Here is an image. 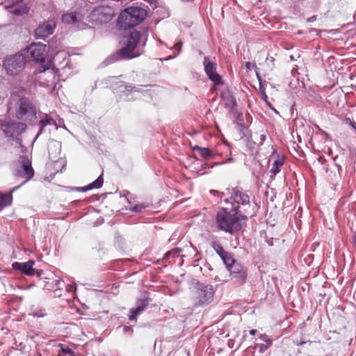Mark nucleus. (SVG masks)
Masks as SVG:
<instances>
[{
  "instance_id": "28",
  "label": "nucleus",
  "mask_w": 356,
  "mask_h": 356,
  "mask_svg": "<svg viewBox=\"0 0 356 356\" xmlns=\"http://www.w3.org/2000/svg\"><path fill=\"white\" fill-rule=\"evenodd\" d=\"M77 21L76 13H66L62 16V22L67 24H74Z\"/></svg>"
},
{
  "instance_id": "12",
  "label": "nucleus",
  "mask_w": 356,
  "mask_h": 356,
  "mask_svg": "<svg viewBox=\"0 0 356 356\" xmlns=\"http://www.w3.org/2000/svg\"><path fill=\"white\" fill-rule=\"evenodd\" d=\"M209 58L204 57V71L209 79L215 84L220 85L222 83L221 76L216 72V65L214 63L208 61Z\"/></svg>"
},
{
  "instance_id": "13",
  "label": "nucleus",
  "mask_w": 356,
  "mask_h": 356,
  "mask_svg": "<svg viewBox=\"0 0 356 356\" xmlns=\"http://www.w3.org/2000/svg\"><path fill=\"white\" fill-rule=\"evenodd\" d=\"M56 24L54 21L49 20L38 26L35 31V37L38 39H45V38L53 34Z\"/></svg>"
},
{
  "instance_id": "9",
  "label": "nucleus",
  "mask_w": 356,
  "mask_h": 356,
  "mask_svg": "<svg viewBox=\"0 0 356 356\" xmlns=\"http://www.w3.org/2000/svg\"><path fill=\"white\" fill-rule=\"evenodd\" d=\"M114 16V10L112 7L108 6H100L92 12V18L99 24H104L110 22Z\"/></svg>"
},
{
  "instance_id": "17",
  "label": "nucleus",
  "mask_w": 356,
  "mask_h": 356,
  "mask_svg": "<svg viewBox=\"0 0 356 356\" xmlns=\"http://www.w3.org/2000/svg\"><path fill=\"white\" fill-rule=\"evenodd\" d=\"M49 155L52 159H56L61 152V143L60 142L51 140L48 143Z\"/></svg>"
},
{
  "instance_id": "6",
  "label": "nucleus",
  "mask_w": 356,
  "mask_h": 356,
  "mask_svg": "<svg viewBox=\"0 0 356 356\" xmlns=\"http://www.w3.org/2000/svg\"><path fill=\"white\" fill-rule=\"evenodd\" d=\"M0 127L6 137L13 138L17 143H22V140L19 138V136L26 129L27 126L25 123L4 120L1 121Z\"/></svg>"
},
{
  "instance_id": "23",
  "label": "nucleus",
  "mask_w": 356,
  "mask_h": 356,
  "mask_svg": "<svg viewBox=\"0 0 356 356\" xmlns=\"http://www.w3.org/2000/svg\"><path fill=\"white\" fill-rule=\"evenodd\" d=\"M231 277L236 284H243L246 282L247 279V270L240 271L236 274L231 275Z\"/></svg>"
},
{
  "instance_id": "29",
  "label": "nucleus",
  "mask_w": 356,
  "mask_h": 356,
  "mask_svg": "<svg viewBox=\"0 0 356 356\" xmlns=\"http://www.w3.org/2000/svg\"><path fill=\"white\" fill-rule=\"evenodd\" d=\"M60 349L58 350V356H75L74 353L67 346L59 344Z\"/></svg>"
},
{
  "instance_id": "31",
  "label": "nucleus",
  "mask_w": 356,
  "mask_h": 356,
  "mask_svg": "<svg viewBox=\"0 0 356 356\" xmlns=\"http://www.w3.org/2000/svg\"><path fill=\"white\" fill-rule=\"evenodd\" d=\"M182 42L181 41L177 42L175 46L172 47V50L175 51V54L173 56H170L167 58H165L164 60H169L175 58L181 51Z\"/></svg>"
},
{
  "instance_id": "19",
  "label": "nucleus",
  "mask_w": 356,
  "mask_h": 356,
  "mask_svg": "<svg viewBox=\"0 0 356 356\" xmlns=\"http://www.w3.org/2000/svg\"><path fill=\"white\" fill-rule=\"evenodd\" d=\"M20 186L21 185L14 187L9 193H0V211L6 207L11 205L13 201L12 193L17 191Z\"/></svg>"
},
{
  "instance_id": "38",
  "label": "nucleus",
  "mask_w": 356,
  "mask_h": 356,
  "mask_svg": "<svg viewBox=\"0 0 356 356\" xmlns=\"http://www.w3.org/2000/svg\"><path fill=\"white\" fill-rule=\"evenodd\" d=\"M344 121H345L346 124L351 126L352 128H353L356 132V124H355V122L351 120L350 118H346Z\"/></svg>"
},
{
  "instance_id": "4",
  "label": "nucleus",
  "mask_w": 356,
  "mask_h": 356,
  "mask_svg": "<svg viewBox=\"0 0 356 356\" xmlns=\"http://www.w3.org/2000/svg\"><path fill=\"white\" fill-rule=\"evenodd\" d=\"M226 203L230 202L232 209L236 212L241 213L245 215L249 213L251 207L250 196L245 192L237 188H232L230 192L229 199L225 200Z\"/></svg>"
},
{
  "instance_id": "41",
  "label": "nucleus",
  "mask_w": 356,
  "mask_h": 356,
  "mask_svg": "<svg viewBox=\"0 0 356 356\" xmlns=\"http://www.w3.org/2000/svg\"><path fill=\"white\" fill-rule=\"evenodd\" d=\"M273 241H274V238H268L266 237V242L268 244L269 246H273Z\"/></svg>"
},
{
  "instance_id": "35",
  "label": "nucleus",
  "mask_w": 356,
  "mask_h": 356,
  "mask_svg": "<svg viewBox=\"0 0 356 356\" xmlns=\"http://www.w3.org/2000/svg\"><path fill=\"white\" fill-rule=\"evenodd\" d=\"M269 344L260 343L257 344L256 347L259 348V351L261 353H265L270 347Z\"/></svg>"
},
{
  "instance_id": "34",
  "label": "nucleus",
  "mask_w": 356,
  "mask_h": 356,
  "mask_svg": "<svg viewBox=\"0 0 356 356\" xmlns=\"http://www.w3.org/2000/svg\"><path fill=\"white\" fill-rule=\"evenodd\" d=\"M76 285L74 284H67L65 286V291L67 293L70 294L71 298H74V293L76 291Z\"/></svg>"
},
{
  "instance_id": "20",
  "label": "nucleus",
  "mask_w": 356,
  "mask_h": 356,
  "mask_svg": "<svg viewBox=\"0 0 356 356\" xmlns=\"http://www.w3.org/2000/svg\"><path fill=\"white\" fill-rule=\"evenodd\" d=\"M47 125H56V124L54 119H52L51 118L49 117L47 114H45L44 118H42L38 123L40 130L36 135L35 139L38 138V136L43 133L44 128Z\"/></svg>"
},
{
  "instance_id": "11",
  "label": "nucleus",
  "mask_w": 356,
  "mask_h": 356,
  "mask_svg": "<svg viewBox=\"0 0 356 356\" xmlns=\"http://www.w3.org/2000/svg\"><path fill=\"white\" fill-rule=\"evenodd\" d=\"M47 46L42 43H33L27 48V53L38 63L44 62V53Z\"/></svg>"
},
{
  "instance_id": "5",
  "label": "nucleus",
  "mask_w": 356,
  "mask_h": 356,
  "mask_svg": "<svg viewBox=\"0 0 356 356\" xmlns=\"http://www.w3.org/2000/svg\"><path fill=\"white\" fill-rule=\"evenodd\" d=\"M215 291L211 284L197 282L193 288L192 300L196 307L209 305L213 300Z\"/></svg>"
},
{
  "instance_id": "46",
  "label": "nucleus",
  "mask_w": 356,
  "mask_h": 356,
  "mask_svg": "<svg viewBox=\"0 0 356 356\" xmlns=\"http://www.w3.org/2000/svg\"><path fill=\"white\" fill-rule=\"evenodd\" d=\"M47 70H49V72H49V73H51V74H53V71H54V70H53V69H52V70H49V68H47V67H44V71H46Z\"/></svg>"
},
{
  "instance_id": "33",
  "label": "nucleus",
  "mask_w": 356,
  "mask_h": 356,
  "mask_svg": "<svg viewBox=\"0 0 356 356\" xmlns=\"http://www.w3.org/2000/svg\"><path fill=\"white\" fill-rule=\"evenodd\" d=\"M257 78L259 79V91H260V93H261V98L267 102V99H268V96L266 93V91H265V88L263 86V83H262V81H261V77L259 76V75L257 74Z\"/></svg>"
},
{
  "instance_id": "7",
  "label": "nucleus",
  "mask_w": 356,
  "mask_h": 356,
  "mask_svg": "<svg viewBox=\"0 0 356 356\" xmlns=\"http://www.w3.org/2000/svg\"><path fill=\"white\" fill-rule=\"evenodd\" d=\"M25 58L22 54H17L6 58L3 61V67L8 76H16L25 67Z\"/></svg>"
},
{
  "instance_id": "22",
  "label": "nucleus",
  "mask_w": 356,
  "mask_h": 356,
  "mask_svg": "<svg viewBox=\"0 0 356 356\" xmlns=\"http://www.w3.org/2000/svg\"><path fill=\"white\" fill-rule=\"evenodd\" d=\"M284 158L277 156V159L273 162L272 168L270 170L272 174L271 176H275L279 172H280L281 168L284 164Z\"/></svg>"
},
{
  "instance_id": "10",
  "label": "nucleus",
  "mask_w": 356,
  "mask_h": 356,
  "mask_svg": "<svg viewBox=\"0 0 356 356\" xmlns=\"http://www.w3.org/2000/svg\"><path fill=\"white\" fill-rule=\"evenodd\" d=\"M20 168L18 170L17 175L25 179L21 186L28 181L31 180L34 176V170L32 168L31 161L26 156L20 157Z\"/></svg>"
},
{
  "instance_id": "39",
  "label": "nucleus",
  "mask_w": 356,
  "mask_h": 356,
  "mask_svg": "<svg viewBox=\"0 0 356 356\" xmlns=\"http://www.w3.org/2000/svg\"><path fill=\"white\" fill-rule=\"evenodd\" d=\"M54 296H55L56 297H60V296H62L60 285H59V286H57V287L54 290Z\"/></svg>"
},
{
  "instance_id": "48",
  "label": "nucleus",
  "mask_w": 356,
  "mask_h": 356,
  "mask_svg": "<svg viewBox=\"0 0 356 356\" xmlns=\"http://www.w3.org/2000/svg\"><path fill=\"white\" fill-rule=\"evenodd\" d=\"M199 54H200V55H202V51H200V52H199Z\"/></svg>"
},
{
  "instance_id": "30",
  "label": "nucleus",
  "mask_w": 356,
  "mask_h": 356,
  "mask_svg": "<svg viewBox=\"0 0 356 356\" xmlns=\"http://www.w3.org/2000/svg\"><path fill=\"white\" fill-rule=\"evenodd\" d=\"M211 246L216 251V252L219 255V257L223 254H225L226 250L222 248L220 245V242L217 240H213L211 242Z\"/></svg>"
},
{
  "instance_id": "37",
  "label": "nucleus",
  "mask_w": 356,
  "mask_h": 356,
  "mask_svg": "<svg viewBox=\"0 0 356 356\" xmlns=\"http://www.w3.org/2000/svg\"><path fill=\"white\" fill-rule=\"evenodd\" d=\"M145 207L142 204H136L131 208V211L134 212H141Z\"/></svg>"
},
{
  "instance_id": "40",
  "label": "nucleus",
  "mask_w": 356,
  "mask_h": 356,
  "mask_svg": "<svg viewBox=\"0 0 356 356\" xmlns=\"http://www.w3.org/2000/svg\"><path fill=\"white\" fill-rule=\"evenodd\" d=\"M210 193L213 195L218 196L220 199H222V197L224 196V193H220L219 191H216V190H211L210 191Z\"/></svg>"
},
{
  "instance_id": "14",
  "label": "nucleus",
  "mask_w": 356,
  "mask_h": 356,
  "mask_svg": "<svg viewBox=\"0 0 356 356\" xmlns=\"http://www.w3.org/2000/svg\"><path fill=\"white\" fill-rule=\"evenodd\" d=\"M34 264L35 261L33 260H29L26 262L16 261L13 263L12 267L14 270H19L26 275L31 276L33 275L35 273Z\"/></svg>"
},
{
  "instance_id": "24",
  "label": "nucleus",
  "mask_w": 356,
  "mask_h": 356,
  "mask_svg": "<svg viewBox=\"0 0 356 356\" xmlns=\"http://www.w3.org/2000/svg\"><path fill=\"white\" fill-rule=\"evenodd\" d=\"M194 152H197L203 158L208 159L213 155L212 151L207 147H201L195 145L193 147Z\"/></svg>"
},
{
  "instance_id": "15",
  "label": "nucleus",
  "mask_w": 356,
  "mask_h": 356,
  "mask_svg": "<svg viewBox=\"0 0 356 356\" xmlns=\"http://www.w3.org/2000/svg\"><path fill=\"white\" fill-rule=\"evenodd\" d=\"M136 305V307L130 310L131 314L129 317L130 321L135 320L147 308L149 305V299L147 298L138 299Z\"/></svg>"
},
{
  "instance_id": "42",
  "label": "nucleus",
  "mask_w": 356,
  "mask_h": 356,
  "mask_svg": "<svg viewBox=\"0 0 356 356\" xmlns=\"http://www.w3.org/2000/svg\"><path fill=\"white\" fill-rule=\"evenodd\" d=\"M316 16L314 15L311 17L307 18V22H313L316 21Z\"/></svg>"
},
{
  "instance_id": "1",
  "label": "nucleus",
  "mask_w": 356,
  "mask_h": 356,
  "mask_svg": "<svg viewBox=\"0 0 356 356\" xmlns=\"http://www.w3.org/2000/svg\"><path fill=\"white\" fill-rule=\"evenodd\" d=\"M147 40V29L144 30L143 34L135 29L130 31L120 41L122 47L115 54L108 57L104 63L110 64L119 60H131L141 56L145 52Z\"/></svg>"
},
{
  "instance_id": "26",
  "label": "nucleus",
  "mask_w": 356,
  "mask_h": 356,
  "mask_svg": "<svg viewBox=\"0 0 356 356\" xmlns=\"http://www.w3.org/2000/svg\"><path fill=\"white\" fill-rule=\"evenodd\" d=\"M62 284V280L59 278H49L44 285L45 289L54 291L57 286Z\"/></svg>"
},
{
  "instance_id": "3",
  "label": "nucleus",
  "mask_w": 356,
  "mask_h": 356,
  "mask_svg": "<svg viewBox=\"0 0 356 356\" xmlns=\"http://www.w3.org/2000/svg\"><path fill=\"white\" fill-rule=\"evenodd\" d=\"M147 15V10L143 8L129 7L120 13L118 24L121 29L133 28L142 22Z\"/></svg>"
},
{
  "instance_id": "16",
  "label": "nucleus",
  "mask_w": 356,
  "mask_h": 356,
  "mask_svg": "<svg viewBox=\"0 0 356 356\" xmlns=\"http://www.w3.org/2000/svg\"><path fill=\"white\" fill-rule=\"evenodd\" d=\"M145 85H134L132 83L127 85L124 82H122L119 86V89L121 92L124 93L126 96H129L134 92H140L142 88ZM145 86H147V85H145Z\"/></svg>"
},
{
  "instance_id": "44",
  "label": "nucleus",
  "mask_w": 356,
  "mask_h": 356,
  "mask_svg": "<svg viewBox=\"0 0 356 356\" xmlns=\"http://www.w3.org/2000/svg\"><path fill=\"white\" fill-rule=\"evenodd\" d=\"M257 332V330H250V334L254 336L256 334Z\"/></svg>"
},
{
  "instance_id": "32",
  "label": "nucleus",
  "mask_w": 356,
  "mask_h": 356,
  "mask_svg": "<svg viewBox=\"0 0 356 356\" xmlns=\"http://www.w3.org/2000/svg\"><path fill=\"white\" fill-rule=\"evenodd\" d=\"M220 257L222 259V260L223 261V262L226 265V267H227L229 265H230V264L233 263L234 260L230 254L229 252H227V251L225 252V254H223V255L221 254L220 256Z\"/></svg>"
},
{
  "instance_id": "45",
  "label": "nucleus",
  "mask_w": 356,
  "mask_h": 356,
  "mask_svg": "<svg viewBox=\"0 0 356 356\" xmlns=\"http://www.w3.org/2000/svg\"><path fill=\"white\" fill-rule=\"evenodd\" d=\"M33 316H36V317H42V316H44V314H38V313H33Z\"/></svg>"
},
{
  "instance_id": "49",
  "label": "nucleus",
  "mask_w": 356,
  "mask_h": 356,
  "mask_svg": "<svg viewBox=\"0 0 356 356\" xmlns=\"http://www.w3.org/2000/svg\"><path fill=\"white\" fill-rule=\"evenodd\" d=\"M305 343V342H301V343H300V345H302V344H303V343Z\"/></svg>"
},
{
  "instance_id": "8",
  "label": "nucleus",
  "mask_w": 356,
  "mask_h": 356,
  "mask_svg": "<svg viewBox=\"0 0 356 356\" xmlns=\"http://www.w3.org/2000/svg\"><path fill=\"white\" fill-rule=\"evenodd\" d=\"M36 111L30 100L26 97H22L17 104L16 118L18 120H26L34 117Z\"/></svg>"
},
{
  "instance_id": "43",
  "label": "nucleus",
  "mask_w": 356,
  "mask_h": 356,
  "mask_svg": "<svg viewBox=\"0 0 356 356\" xmlns=\"http://www.w3.org/2000/svg\"><path fill=\"white\" fill-rule=\"evenodd\" d=\"M252 64L250 62H246L245 63V67L248 70H250L252 67Z\"/></svg>"
},
{
  "instance_id": "21",
  "label": "nucleus",
  "mask_w": 356,
  "mask_h": 356,
  "mask_svg": "<svg viewBox=\"0 0 356 356\" xmlns=\"http://www.w3.org/2000/svg\"><path fill=\"white\" fill-rule=\"evenodd\" d=\"M104 182V179L102 175L99 176L93 182L89 184L88 185L81 187L79 189V191L81 192H86L92 189H98L100 188Z\"/></svg>"
},
{
  "instance_id": "36",
  "label": "nucleus",
  "mask_w": 356,
  "mask_h": 356,
  "mask_svg": "<svg viewBox=\"0 0 356 356\" xmlns=\"http://www.w3.org/2000/svg\"><path fill=\"white\" fill-rule=\"evenodd\" d=\"M259 339L262 341L265 342L266 343L265 344H269V346L272 345V340L269 338V337L267 334H261L259 337Z\"/></svg>"
},
{
  "instance_id": "47",
  "label": "nucleus",
  "mask_w": 356,
  "mask_h": 356,
  "mask_svg": "<svg viewBox=\"0 0 356 356\" xmlns=\"http://www.w3.org/2000/svg\"><path fill=\"white\" fill-rule=\"evenodd\" d=\"M111 79H117V77H116V76H113V77H111Z\"/></svg>"
},
{
  "instance_id": "2",
  "label": "nucleus",
  "mask_w": 356,
  "mask_h": 356,
  "mask_svg": "<svg viewBox=\"0 0 356 356\" xmlns=\"http://www.w3.org/2000/svg\"><path fill=\"white\" fill-rule=\"evenodd\" d=\"M248 216L232 209L223 208L219 211L216 217L218 228L227 233L234 234L241 229L246 223Z\"/></svg>"
},
{
  "instance_id": "25",
  "label": "nucleus",
  "mask_w": 356,
  "mask_h": 356,
  "mask_svg": "<svg viewBox=\"0 0 356 356\" xmlns=\"http://www.w3.org/2000/svg\"><path fill=\"white\" fill-rule=\"evenodd\" d=\"M227 268L230 273V275L246 270L244 266L238 263L235 259L234 260V262L230 264V265H229Z\"/></svg>"
},
{
  "instance_id": "27",
  "label": "nucleus",
  "mask_w": 356,
  "mask_h": 356,
  "mask_svg": "<svg viewBox=\"0 0 356 356\" xmlns=\"http://www.w3.org/2000/svg\"><path fill=\"white\" fill-rule=\"evenodd\" d=\"M181 252V249L179 248H174L168 252H167L163 258V260L165 262L170 263V261L169 260L170 257L175 258L179 255L180 252Z\"/></svg>"
},
{
  "instance_id": "18",
  "label": "nucleus",
  "mask_w": 356,
  "mask_h": 356,
  "mask_svg": "<svg viewBox=\"0 0 356 356\" xmlns=\"http://www.w3.org/2000/svg\"><path fill=\"white\" fill-rule=\"evenodd\" d=\"M8 12L15 15H22L29 11L27 5L22 2H17L8 8Z\"/></svg>"
}]
</instances>
